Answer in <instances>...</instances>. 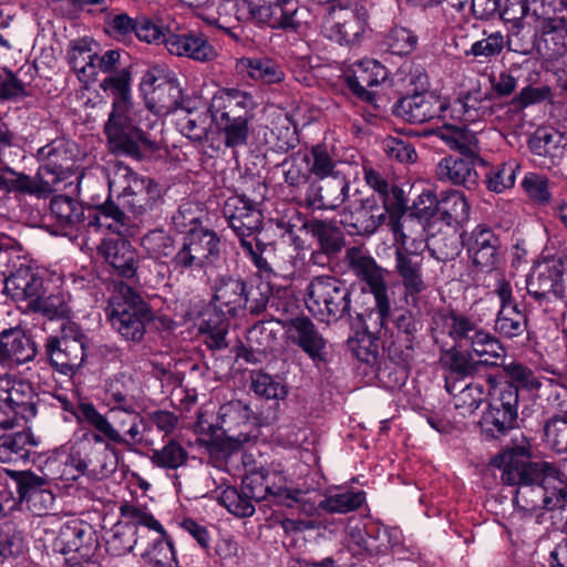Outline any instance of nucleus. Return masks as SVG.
<instances>
[{
	"label": "nucleus",
	"instance_id": "43",
	"mask_svg": "<svg viewBox=\"0 0 567 567\" xmlns=\"http://www.w3.org/2000/svg\"><path fill=\"white\" fill-rule=\"evenodd\" d=\"M566 138L553 128H538L529 141L532 152L538 156L549 157L553 163L563 157Z\"/></svg>",
	"mask_w": 567,
	"mask_h": 567
},
{
	"label": "nucleus",
	"instance_id": "3",
	"mask_svg": "<svg viewBox=\"0 0 567 567\" xmlns=\"http://www.w3.org/2000/svg\"><path fill=\"white\" fill-rule=\"evenodd\" d=\"M86 219L89 227L106 228L122 237L105 239L99 250L118 276L134 278L138 268V256L131 243L124 239L134 235V228L127 225L124 213L116 205L105 203L99 209H89Z\"/></svg>",
	"mask_w": 567,
	"mask_h": 567
},
{
	"label": "nucleus",
	"instance_id": "20",
	"mask_svg": "<svg viewBox=\"0 0 567 567\" xmlns=\"http://www.w3.org/2000/svg\"><path fill=\"white\" fill-rule=\"evenodd\" d=\"M389 72L379 61L367 59L351 65L346 76L348 87L354 96L363 102H373V87L388 79Z\"/></svg>",
	"mask_w": 567,
	"mask_h": 567
},
{
	"label": "nucleus",
	"instance_id": "33",
	"mask_svg": "<svg viewBox=\"0 0 567 567\" xmlns=\"http://www.w3.org/2000/svg\"><path fill=\"white\" fill-rule=\"evenodd\" d=\"M79 422H86L92 425L99 433H86L84 439L91 443H103L104 435L110 442L122 444L126 440L120 430L115 429L109 420L102 415L91 403H81L76 413Z\"/></svg>",
	"mask_w": 567,
	"mask_h": 567
},
{
	"label": "nucleus",
	"instance_id": "53",
	"mask_svg": "<svg viewBox=\"0 0 567 567\" xmlns=\"http://www.w3.org/2000/svg\"><path fill=\"white\" fill-rule=\"evenodd\" d=\"M546 443L557 453H567V413L555 414L544 424Z\"/></svg>",
	"mask_w": 567,
	"mask_h": 567
},
{
	"label": "nucleus",
	"instance_id": "23",
	"mask_svg": "<svg viewBox=\"0 0 567 567\" xmlns=\"http://www.w3.org/2000/svg\"><path fill=\"white\" fill-rule=\"evenodd\" d=\"M167 50L177 56H186L199 62L212 61L217 52L207 38L199 32L168 33L165 40Z\"/></svg>",
	"mask_w": 567,
	"mask_h": 567
},
{
	"label": "nucleus",
	"instance_id": "57",
	"mask_svg": "<svg viewBox=\"0 0 567 567\" xmlns=\"http://www.w3.org/2000/svg\"><path fill=\"white\" fill-rule=\"evenodd\" d=\"M24 549L23 537L13 523L0 525V565L11 556L20 555Z\"/></svg>",
	"mask_w": 567,
	"mask_h": 567
},
{
	"label": "nucleus",
	"instance_id": "49",
	"mask_svg": "<svg viewBox=\"0 0 567 567\" xmlns=\"http://www.w3.org/2000/svg\"><path fill=\"white\" fill-rule=\"evenodd\" d=\"M398 542V530L371 526L367 529V538H362V548L370 555H379L386 553Z\"/></svg>",
	"mask_w": 567,
	"mask_h": 567
},
{
	"label": "nucleus",
	"instance_id": "36",
	"mask_svg": "<svg viewBox=\"0 0 567 567\" xmlns=\"http://www.w3.org/2000/svg\"><path fill=\"white\" fill-rule=\"evenodd\" d=\"M256 104L246 92L238 90H219L212 97L209 113H228L229 116L252 115Z\"/></svg>",
	"mask_w": 567,
	"mask_h": 567
},
{
	"label": "nucleus",
	"instance_id": "15",
	"mask_svg": "<svg viewBox=\"0 0 567 567\" xmlns=\"http://www.w3.org/2000/svg\"><path fill=\"white\" fill-rule=\"evenodd\" d=\"M218 245L215 233L204 228L190 229L172 260L173 266L179 272L200 270L218 254Z\"/></svg>",
	"mask_w": 567,
	"mask_h": 567
},
{
	"label": "nucleus",
	"instance_id": "58",
	"mask_svg": "<svg viewBox=\"0 0 567 567\" xmlns=\"http://www.w3.org/2000/svg\"><path fill=\"white\" fill-rule=\"evenodd\" d=\"M505 47V39L502 32L494 31L491 33L484 32V37L476 40L471 44L468 50H465L466 55L475 58H493L498 55Z\"/></svg>",
	"mask_w": 567,
	"mask_h": 567
},
{
	"label": "nucleus",
	"instance_id": "56",
	"mask_svg": "<svg viewBox=\"0 0 567 567\" xmlns=\"http://www.w3.org/2000/svg\"><path fill=\"white\" fill-rule=\"evenodd\" d=\"M151 460L158 467L176 470L185 464L187 452L179 443L171 440L162 449L153 450Z\"/></svg>",
	"mask_w": 567,
	"mask_h": 567
},
{
	"label": "nucleus",
	"instance_id": "52",
	"mask_svg": "<svg viewBox=\"0 0 567 567\" xmlns=\"http://www.w3.org/2000/svg\"><path fill=\"white\" fill-rule=\"evenodd\" d=\"M217 501L238 517H249L255 513V506L244 489L238 492L235 487L227 486L217 496Z\"/></svg>",
	"mask_w": 567,
	"mask_h": 567
},
{
	"label": "nucleus",
	"instance_id": "62",
	"mask_svg": "<svg viewBox=\"0 0 567 567\" xmlns=\"http://www.w3.org/2000/svg\"><path fill=\"white\" fill-rule=\"evenodd\" d=\"M251 388L256 394L267 400L284 399L287 394L286 386L278 379L260 371L251 374Z\"/></svg>",
	"mask_w": 567,
	"mask_h": 567
},
{
	"label": "nucleus",
	"instance_id": "5",
	"mask_svg": "<svg viewBox=\"0 0 567 567\" xmlns=\"http://www.w3.org/2000/svg\"><path fill=\"white\" fill-rule=\"evenodd\" d=\"M476 99L465 95L447 101L434 92L425 91L402 97L395 105V113L410 123H424L434 118L475 122L480 112Z\"/></svg>",
	"mask_w": 567,
	"mask_h": 567
},
{
	"label": "nucleus",
	"instance_id": "42",
	"mask_svg": "<svg viewBox=\"0 0 567 567\" xmlns=\"http://www.w3.org/2000/svg\"><path fill=\"white\" fill-rule=\"evenodd\" d=\"M268 497H272L276 502L293 507L299 503L306 502L307 493L300 489H293L288 486L287 477L280 470L264 468Z\"/></svg>",
	"mask_w": 567,
	"mask_h": 567
},
{
	"label": "nucleus",
	"instance_id": "26",
	"mask_svg": "<svg viewBox=\"0 0 567 567\" xmlns=\"http://www.w3.org/2000/svg\"><path fill=\"white\" fill-rule=\"evenodd\" d=\"M245 284L230 277L219 278L214 287L213 305L221 317H233L247 302Z\"/></svg>",
	"mask_w": 567,
	"mask_h": 567
},
{
	"label": "nucleus",
	"instance_id": "31",
	"mask_svg": "<svg viewBox=\"0 0 567 567\" xmlns=\"http://www.w3.org/2000/svg\"><path fill=\"white\" fill-rule=\"evenodd\" d=\"M435 174L441 182L462 185L466 188L475 186L478 178L474 164L456 156L442 158L436 165Z\"/></svg>",
	"mask_w": 567,
	"mask_h": 567
},
{
	"label": "nucleus",
	"instance_id": "50",
	"mask_svg": "<svg viewBox=\"0 0 567 567\" xmlns=\"http://www.w3.org/2000/svg\"><path fill=\"white\" fill-rule=\"evenodd\" d=\"M518 169L519 165L516 161H508L492 167L485 176L488 190L499 194L512 188Z\"/></svg>",
	"mask_w": 567,
	"mask_h": 567
},
{
	"label": "nucleus",
	"instance_id": "34",
	"mask_svg": "<svg viewBox=\"0 0 567 567\" xmlns=\"http://www.w3.org/2000/svg\"><path fill=\"white\" fill-rule=\"evenodd\" d=\"M449 121H442L443 125L434 134L451 150L466 155L477 154L478 140L475 132L466 127V122L457 120L461 124H456Z\"/></svg>",
	"mask_w": 567,
	"mask_h": 567
},
{
	"label": "nucleus",
	"instance_id": "41",
	"mask_svg": "<svg viewBox=\"0 0 567 567\" xmlns=\"http://www.w3.org/2000/svg\"><path fill=\"white\" fill-rule=\"evenodd\" d=\"M301 163L308 167V173L317 179L343 175L339 169V162L333 157L327 145L318 144L301 155Z\"/></svg>",
	"mask_w": 567,
	"mask_h": 567
},
{
	"label": "nucleus",
	"instance_id": "11",
	"mask_svg": "<svg viewBox=\"0 0 567 567\" xmlns=\"http://www.w3.org/2000/svg\"><path fill=\"white\" fill-rule=\"evenodd\" d=\"M120 291L123 299H111L106 308L107 319L124 339L141 341L145 333V322L150 320V310L132 288L121 286Z\"/></svg>",
	"mask_w": 567,
	"mask_h": 567
},
{
	"label": "nucleus",
	"instance_id": "29",
	"mask_svg": "<svg viewBox=\"0 0 567 567\" xmlns=\"http://www.w3.org/2000/svg\"><path fill=\"white\" fill-rule=\"evenodd\" d=\"M349 182L344 175L331 177L323 186L311 185L307 193L309 206L316 209H334L348 196Z\"/></svg>",
	"mask_w": 567,
	"mask_h": 567
},
{
	"label": "nucleus",
	"instance_id": "35",
	"mask_svg": "<svg viewBox=\"0 0 567 567\" xmlns=\"http://www.w3.org/2000/svg\"><path fill=\"white\" fill-rule=\"evenodd\" d=\"M538 62L535 59H525L520 64H514L509 72H501L491 79L492 87L499 96H507L516 89L517 80L526 83H536L539 80Z\"/></svg>",
	"mask_w": 567,
	"mask_h": 567
},
{
	"label": "nucleus",
	"instance_id": "10",
	"mask_svg": "<svg viewBox=\"0 0 567 567\" xmlns=\"http://www.w3.org/2000/svg\"><path fill=\"white\" fill-rule=\"evenodd\" d=\"M349 287L330 276L315 277L307 287L306 306L321 320H338L350 311Z\"/></svg>",
	"mask_w": 567,
	"mask_h": 567
},
{
	"label": "nucleus",
	"instance_id": "9",
	"mask_svg": "<svg viewBox=\"0 0 567 567\" xmlns=\"http://www.w3.org/2000/svg\"><path fill=\"white\" fill-rule=\"evenodd\" d=\"M146 107L157 116L186 110L185 99L176 74L164 65L150 68L141 80Z\"/></svg>",
	"mask_w": 567,
	"mask_h": 567
},
{
	"label": "nucleus",
	"instance_id": "64",
	"mask_svg": "<svg viewBox=\"0 0 567 567\" xmlns=\"http://www.w3.org/2000/svg\"><path fill=\"white\" fill-rule=\"evenodd\" d=\"M504 371L513 382L527 391H538L543 385L542 378L522 363L511 362L504 365Z\"/></svg>",
	"mask_w": 567,
	"mask_h": 567
},
{
	"label": "nucleus",
	"instance_id": "19",
	"mask_svg": "<svg viewBox=\"0 0 567 567\" xmlns=\"http://www.w3.org/2000/svg\"><path fill=\"white\" fill-rule=\"evenodd\" d=\"M287 340L299 347L315 364L326 361L327 341L308 317L290 319L285 324Z\"/></svg>",
	"mask_w": 567,
	"mask_h": 567
},
{
	"label": "nucleus",
	"instance_id": "51",
	"mask_svg": "<svg viewBox=\"0 0 567 567\" xmlns=\"http://www.w3.org/2000/svg\"><path fill=\"white\" fill-rule=\"evenodd\" d=\"M142 558L157 567H165L174 560L175 553L173 543L164 528L162 533H156L148 548L142 554Z\"/></svg>",
	"mask_w": 567,
	"mask_h": 567
},
{
	"label": "nucleus",
	"instance_id": "17",
	"mask_svg": "<svg viewBox=\"0 0 567 567\" xmlns=\"http://www.w3.org/2000/svg\"><path fill=\"white\" fill-rule=\"evenodd\" d=\"M563 274L564 261L560 258H544L537 261L526 279L528 293L538 301L563 298Z\"/></svg>",
	"mask_w": 567,
	"mask_h": 567
},
{
	"label": "nucleus",
	"instance_id": "12",
	"mask_svg": "<svg viewBox=\"0 0 567 567\" xmlns=\"http://www.w3.org/2000/svg\"><path fill=\"white\" fill-rule=\"evenodd\" d=\"M346 259L353 272L368 284L374 297L375 307L371 311L370 317H375V322L380 327H385L392 311L384 277L385 270L379 267L372 257L358 247L348 249Z\"/></svg>",
	"mask_w": 567,
	"mask_h": 567
},
{
	"label": "nucleus",
	"instance_id": "7",
	"mask_svg": "<svg viewBox=\"0 0 567 567\" xmlns=\"http://www.w3.org/2000/svg\"><path fill=\"white\" fill-rule=\"evenodd\" d=\"M223 213L228 226L239 238L244 252L251 259L254 265L262 272H272L262 252L267 250L266 245L254 246L255 234L260 229L262 215L256 209L252 202L245 196H231L224 205Z\"/></svg>",
	"mask_w": 567,
	"mask_h": 567
},
{
	"label": "nucleus",
	"instance_id": "44",
	"mask_svg": "<svg viewBox=\"0 0 567 567\" xmlns=\"http://www.w3.org/2000/svg\"><path fill=\"white\" fill-rule=\"evenodd\" d=\"M241 71L254 79L265 83H278L284 80V71L281 66L267 56L261 58H243L238 62Z\"/></svg>",
	"mask_w": 567,
	"mask_h": 567
},
{
	"label": "nucleus",
	"instance_id": "61",
	"mask_svg": "<svg viewBox=\"0 0 567 567\" xmlns=\"http://www.w3.org/2000/svg\"><path fill=\"white\" fill-rule=\"evenodd\" d=\"M516 419L517 415L489 404L488 410L483 415L482 425L492 436H497L512 429Z\"/></svg>",
	"mask_w": 567,
	"mask_h": 567
},
{
	"label": "nucleus",
	"instance_id": "59",
	"mask_svg": "<svg viewBox=\"0 0 567 567\" xmlns=\"http://www.w3.org/2000/svg\"><path fill=\"white\" fill-rule=\"evenodd\" d=\"M310 231L324 252L333 254L341 249V234L334 226L322 220H316L310 225Z\"/></svg>",
	"mask_w": 567,
	"mask_h": 567
},
{
	"label": "nucleus",
	"instance_id": "1",
	"mask_svg": "<svg viewBox=\"0 0 567 567\" xmlns=\"http://www.w3.org/2000/svg\"><path fill=\"white\" fill-rule=\"evenodd\" d=\"M529 442L506 450L501 455L502 480L516 485L514 504L517 509L530 513L536 509L561 507L567 496V476L549 462H532Z\"/></svg>",
	"mask_w": 567,
	"mask_h": 567
},
{
	"label": "nucleus",
	"instance_id": "14",
	"mask_svg": "<svg viewBox=\"0 0 567 567\" xmlns=\"http://www.w3.org/2000/svg\"><path fill=\"white\" fill-rule=\"evenodd\" d=\"M527 23L543 38L539 50L547 54L567 47V19L557 13L553 0H526Z\"/></svg>",
	"mask_w": 567,
	"mask_h": 567
},
{
	"label": "nucleus",
	"instance_id": "46",
	"mask_svg": "<svg viewBox=\"0 0 567 567\" xmlns=\"http://www.w3.org/2000/svg\"><path fill=\"white\" fill-rule=\"evenodd\" d=\"M439 215L446 225L461 224L467 220L470 204L460 190H450L439 199Z\"/></svg>",
	"mask_w": 567,
	"mask_h": 567
},
{
	"label": "nucleus",
	"instance_id": "32",
	"mask_svg": "<svg viewBox=\"0 0 567 567\" xmlns=\"http://www.w3.org/2000/svg\"><path fill=\"white\" fill-rule=\"evenodd\" d=\"M97 48V42L87 34L73 40V72L85 87L96 78Z\"/></svg>",
	"mask_w": 567,
	"mask_h": 567
},
{
	"label": "nucleus",
	"instance_id": "28",
	"mask_svg": "<svg viewBox=\"0 0 567 567\" xmlns=\"http://www.w3.org/2000/svg\"><path fill=\"white\" fill-rule=\"evenodd\" d=\"M219 426L225 434L224 445L229 452L239 449L244 443L249 441L246 433L231 434V430L236 426H247L248 410L240 401H230L223 404L218 411Z\"/></svg>",
	"mask_w": 567,
	"mask_h": 567
},
{
	"label": "nucleus",
	"instance_id": "39",
	"mask_svg": "<svg viewBox=\"0 0 567 567\" xmlns=\"http://www.w3.org/2000/svg\"><path fill=\"white\" fill-rule=\"evenodd\" d=\"M35 445L37 441L29 431L4 432L0 435V462L27 461L30 456V447Z\"/></svg>",
	"mask_w": 567,
	"mask_h": 567
},
{
	"label": "nucleus",
	"instance_id": "48",
	"mask_svg": "<svg viewBox=\"0 0 567 567\" xmlns=\"http://www.w3.org/2000/svg\"><path fill=\"white\" fill-rule=\"evenodd\" d=\"M526 317L517 305L503 306L495 321V329L506 338L520 336L526 330Z\"/></svg>",
	"mask_w": 567,
	"mask_h": 567
},
{
	"label": "nucleus",
	"instance_id": "40",
	"mask_svg": "<svg viewBox=\"0 0 567 567\" xmlns=\"http://www.w3.org/2000/svg\"><path fill=\"white\" fill-rule=\"evenodd\" d=\"M68 330H71V328H68V322H63L60 333L48 337L44 346L50 365L55 372L64 377L71 372V346Z\"/></svg>",
	"mask_w": 567,
	"mask_h": 567
},
{
	"label": "nucleus",
	"instance_id": "45",
	"mask_svg": "<svg viewBox=\"0 0 567 567\" xmlns=\"http://www.w3.org/2000/svg\"><path fill=\"white\" fill-rule=\"evenodd\" d=\"M365 501L364 492L330 489L319 502V507L328 513L346 514L359 508Z\"/></svg>",
	"mask_w": 567,
	"mask_h": 567
},
{
	"label": "nucleus",
	"instance_id": "54",
	"mask_svg": "<svg viewBox=\"0 0 567 567\" xmlns=\"http://www.w3.org/2000/svg\"><path fill=\"white\" fill-rule=\"evenodd\" d=\"M383 43L391 53L405 55L416 48L417 37L412 30L395 25L386 33Z\"/></svg>",
	"mask_w": 567,
	"mask_h": 567
},
{
	"label": "nucleus",
	"instance_id": "8",
	"mask_svg": "<svg viewBox=\"0 0 567 567\" xmlns=\"http://www.w3.org/2000/svg\"><path fill=\"white\" fill-rule=\"evenodd\" d=\"M107 183L110 196L116 197L134 215H142L153 207L157 195L153 181L138 175L128 165L122 162L110 164Z\"/></svg>",
	"mask_w": 567,
	"mask_h": 567
},
{
	"label": "nucleus",
	"instance_id": "37",
	"mask_svg": "<svg viewBox=\"0 0 567 567\" xmlns=\"http://www.w3.org/2000/svg\"><path fill=\"white\" fill-rule=\"evenodd\" d=\"M445 389L453 398L454 408L463 415L473 413L485 400V390L480 383H463L446 377Z\"/></svg>",
	"mask_w": 567,
	"mask_h": 567
},
{
	"label": "nucleus",
	"instance_id": "63",
	"mask_svg": "<svg viewBox=\"0 0 567 567\" xmlns=\"http://www.w3.org/2000/svg\"><path fill=\"white\" fill-rule=\"evenodd\" d=\"M522 186L528 197L540 205H546L551 199L549 179L540 174L528 173L525 175Z\"/></svg>",
	"mask_w": 567,
	"mask_h": 567
},
{
	"label": "nucleus",
	"instance_id": "30",
	"mask_svg": "<svg viewBox=\"0 0 567 567\" xmlns=\"http://www.w3.org/2000/svg\"><path fill=\"white\" fill-rule=\"evenodd\" d=\"M341 223L346 227L353 228V233L370 235L374 234L383 224L389 226V213L384 206L380 208L373 197H368L350 219L344 217Z\"/></svg>",
	"mask_w": 567,
	"mask_h": 567
},
{
	"label": "nucleus",
	"instance_id": "38",
	"mask_svg": "<svg viewBox=\"0 0 567 567\" xmlns=\"http://www.w3.org/2000/svg\"><path fill=\"white\" fill-rule=\"evenodd\" d=\"M209 114L218 131L223 133L226 147L237 148L247 144L249 122L252 115L229 116L228 113Z\"/></svg>",
	"mask_w": 567,
	"mask_h": 567
},
{
	"label": "nucleus",
	"instance_id": "27",
	"mask_svg": "<svg viewBox=\"0 0 567 567\" xmlns=\"http://www.w3.org/2000/svg\"><path fill=\"white\" fill-rule=\"evenodd\" d=\"M37 348L31 338L17 328L0 333V364H22L33 360Z\"/></svg>",
	"mask_w": 567,
	"mask_h": 567
},
{
	"label": "nucleus",
	"instance_id": "2",
	"mask_svg": "<svg viewBox=\"0 0 567 567\" xmlns=\"http://www.w3.org/2000/svg\"><path fill=\"white\" fill-rule=\"evenodd\" d=\"M130 81V72L123 69L106 78L101 84L104 91H111L114 95L105 133L113 152L141 159L155 152L157 144L140 127L143 111L133 110Z\"/></svg>",
	"mask_w": 567,
	"mask_h": 567
},
{
	"label": "nucleus",
	"instance_id": "22",
	"mask_svg": "<svg viewBox=\"0 0 567 567\" xmlns=\"http://www.w3.org/2000/svg\"><path fill=\"white\" fill-rule=\"evenodd\" d=\"M0 406L8 409L17 419L35 416L37 408L32 386L10 377L0 378Z\"/></svg>",
	"mask_w": 567,
	"mask_h": 567
},
{
	"label": "nucleus",
	"instance_id": "18",
	"mask_svg": "<svg viewBox=\"0 0 567 567\" xmlns=\"http://www.w3.org/2000/svg\"><path fill=\"white\" fill-rule=\"evenodd\" d=\"M323 33L340 44H353L367 30V13L351 8H332L323 20Z\"/></svg>",
	"mask_w": 567,
	"mask_h": 567
},
{
	"label": "nucleus",
	"instance_id": "21",
	"mask_svg": "<svg viewBox=\"0 0 567 567\" xmlns=\"http://www.w3.org/2000/svg\"><path fill=\"white\" fill-rule=\"evenodd\" d=\"M20 503L37 516L44 515L54 503V495L45 487V480L31 472L12 475Z\"/></svg>",
	"mask_w": 567,
	"mask_h": 567
},
{
	"label": "nucleus",
	"instance_id": "16",
	"mask_svg": "<svg viewBox=\"0 0 567 567\" xmlns=\"http://www.w3.org/2000/svg\"><path fill=\"white\" fill-rule=\"evenodd\" d=\"M465 247L473 266L481 272H493L504 264L505 252L499 237L484 225H477L471 231Z\"/></svg>",
	"mask_w": 567,
	"mask_h": 567
},
{
	"label": "nucleus",
	"instance_id": "24",
	"mask_svg": "<svg viewBox=\"0 0 567 567\" xmlns=\"http://www.w3.org/2000/svg\"><path fill=\"white\" fill-rule=\"evenodd\" d=\"M4 291L16 301H29L32 308L40 303L43 295V279L30 267H20L4 281Z\"/></svg>",
	"mask_w": 567,
	"mask_h": 567
},
{
	"label": "nucleus",
	"instance_id": "25",
	"mask_svg": "<svg viewBox=\"0 0 567 567\" xmlns=\"http://www.w3.org/2000/svg\"><path fill=\"white\" fill-rule=\"evenodd\" d=\"M363 173L365 183L380 195L382 204L389 213V228H391L392 220L403 221L406 218L402 216L403 190L389 183L380 172L372 167H364Z\"/></svg>",
	"mask_w": 567,
	"mask_h": 567
},
{
	"label": "nucleus",
	"instance_id": "4",
	"mask_svg": "<svg viewBox=\"0 0 567 567\" xmlns=\"http://www.w3.org/2000/svg\"><path fill=\"white\" fill-rule=\"evenodd\" d=\"M389 229L393 235L395 271L405 292L417 295L426 288L422 266L427 243L422 235V226L415 218L406 217L401 223L392 220Z\"/></svg>",
	"mask_w": 567,
	"mask_h": 567
},
{
	"label": "nucleus",
	"instance_id": "6",
	"mask_svg": "<svg viewBox=\"0 0 567 567\" xmlns=\"http://www.w3.org/2000/svg\"><path fill=\"white\" fill-rule=\"evenodd\" d=\"M434 322L455 343L471 346L480 363L494 367L503 362L505 351L501 343L468 317L451 311L439 315Z\"/></svg>",
	"mask_w": 567,
	"mask_h": 567
},
{
	"label": "nucleus",
	"instance_id": "47",
	"mask_svg": "<svg viewBox=\"0 0 567 567\" xmlns=\"http://www.w3.org/2000/svg\"><path fill=\"white\" fill-rule=\"evenodd\" d=\"M71 446L68 444L56 447L47 461L48 476L56 481L61 488H69L71 481Z\"/></svg>",
	"mask_w": 567,
	"mask_h": 567
},
{
	"label": "nucleus",
	"instance_id": "13",
	"mask_svg": "<svg viewBox=\"0 0 567 567\" xmlns=\"http://www.w3.org/2000/svg\"><path fill=\"white\" fill-rule=\"evenodd\" d=\"M4 172L13 176L12 192L41 198L59 190V184L70 176L71 168L59 161L58 150L52 148L48 152V163L39 167L34 177L17 173L9 166L4 167Z\"/></svg>",
	"mask_w": 567,
	"mask_h": 567
},
{
	"label": "nucleus",
	"instance_id": "60",
	"mask_svg": "<svg viewBox=\"0 0 567 567\" xmlns=\"http://www.w3.org/2000/svg\"><path fill=\"white\" fill-rule=\"evenodd\" d=\"M439 215V199L431 192L421 193L417 198L413 202L412 213L406 214L405 200L403 199V217H413L422 226V235L424 236V220Z\"/></svg>",
	"mask_w": 567,
	"mask_h": 567
},
{
	"label": "nucleus",
	"instance_id": "55",
	"mask_svg": "<svg viewBox=\"0 0 567 567\" xmlns=\"http://www.w3.org/2000/svg\"><path fill=\"white\" fill-rule=\"evenodd\" d=\"M245 9L247 10L249 19L259 24H266L271 29H277L280 25L279 14L281 7L271 1H244Z\"/></svg>",
	"mask_w": 567,
	"mask_h": 567
}]
</instances>
